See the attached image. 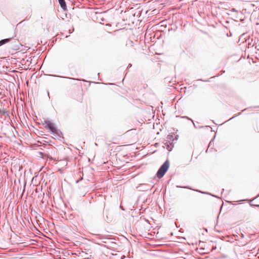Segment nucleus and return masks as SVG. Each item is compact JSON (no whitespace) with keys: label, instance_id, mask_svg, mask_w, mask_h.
Here are the masks:
<instances>
[{"label":"nucleus","instance_id":"nucleus-1","mask_svg":"<svg viewBox=\"0 0 259 259\" xmlns=\"http://www.w3.org/2000/svg\"><path fill=\"white\" fill-rule=\"evenodd\" d=\"M45 124L46 125L45 126V128L47 130H49L52 132L53 135L56 136L58 139L62 137V132L60 130L57 128L55 126V124L49 120H45Z\"/></svg>","mask_w":259,"mask_h":259},{"label":"nucleus","instance_id":"nucleus-2","mask_svg":"<svg viewBox=\"0 0 259 259\" xmlns=\"http://www.w3.org/2000/svg\"><path fill=\"white\" fill-rule=\"evenodd\" d=\"M169 166V161L167 160L163 163V164L158 169L156 173V176L159 179L162 178L167 171Z\"/></svg>","mask_w":259,"mask_h":259},{"label":"nucleus","instance_id":"nucleus-3","mask_svg":"<svg viewBox=\"0 0 259 259\" xmlns=\"http://www.w3.org/2000/svg\"><path fill=\"white\" fill-rule=\"evenodd\" d=\"M174 136L172 135H169L167 137V140L166 142L164 143V145L168 147H169V145H171L172 144V142L171 143H170L171 141H174Z\"/></svg>","mask_w":259,"mask_h":259},{"label":"nucleus","instance_id":"nucleus-4","mask_svg":"<svg viewBox=\"0 0 259 259\" xmlns=\"http://www.w3.org/2000/svg\"><path fill=\"white\" fill-rule=\"evenodd\" d=\"M61 8L64 11L67 10V6L65 0H58Z\"/></svg>","mask_w":259,"mask_h":259},{"label":"nucleus","instance_id":"nucleus-5","mask_svg":"<svg viewBox=\"0 0 259 259\" xmlns=\"http://www.w3.org/2000/svg\"><path fill=\"white\" fill-rule=\"evenodd\" d=\"M11 39V38L2 39L0 40V46L9 42Z\"/></svg>","mask_w":259,"mask_h":259},{"label":"nucleus","instance_id":"nucleus-6","mask_svg":"<svg viewBox=\"0 0 259 259\" xmlns=\"http://www.w3.org/2000/svg\"><path fill=\"white\" fill-rule=\"evenodd\" d=\"M104 213H105L106 216V221L108 222H111L112 219L111 218H109V216L108 215V210H106L105 211H104Z\"/></svg>","mask_w":259,"mask_h":259},{"label":"nucleus","instance_id":"nucleus-7","mask_svg":"<svg viewBox=\"0 0 259 259\" xmlns=\"http://www.w3.org/2000/svg\"><path fill=\"white\" fill-rule=\"evenodd\" d=\"M196 191L199 192V193H202V194H207V195H211L213 197H217L215 195H213V194H211V193H208V192H203V191H200V190H196Z\"/></svg>","mask_w":259,"mask_h":259},{"label":"nucleus","instance_id":"nucleus-8","mask_svg":"<svg viewBox=\"0 0 259 259\" xmlns=\"http://www.w3.org/2000/svg\"><path fill=\"white\" fill-rule=\"evenodd\" d=\"M47 157H48V158H49V159H51V160H54V161H57V159H56V158H53V157H51V156H50V155H48V156H47Z\"/></svg>","mask_w":259,"mask_h":259},{"label":"nucleus","instance_id":"nucleus-9","mask_svg":"<svg viewBox=\"0 0 259 259\" xmlns=\"http://www.w3.org/2000/svg\"><path fill=\"white\" fill-rule=\"evenodd\" d=\"M58 77H59V76H57ZM61 77H62L61 76H60ZM63 78H69V79H73V80H75L76 79L75 78H70V77H63Z\"/></svg>","mask_w":259,"mask_h":259},{"label":"nucleus","instance_id":"nucleus-10","mask_svg":"<svg viewBox=\"0 0 259 259\" xmlns=\"http://www.w3.org/2000/svg\"><path fill=\"white\" fill-rule=\"evenodd\" d=\"M177 187H180V186H177ZM181 188H189L188 187H181Z\"/></svg>","mask_w":259,"mask_h":259},{"label":"nucleus","instance_id":"nucleus-11","mask_svg":"<svg viewBox=\"0 0 259 259\" xmlns=\"http://www.w3.org/2000/svg\"><path fill=\"white\" fill-rule=\"evenodd\" d=\"M242 35H243V34H242V35H241L240 36V37H239V41H240L241 38V37H242Z\"/></svg>","mask_w":259,"mask_h":259},{"label":"nucleus","instance_id":"nucleus-12","mask_svg":"<svg viewBox=\"0 0 259 259\" xmlns=\"http://www.w3.org/2000/svg\"><path fill=\"white\" fill-rule=\"evenodd\" d=\"M132 66V64H129L128 65V67H131Z\"/></svg>","mask_w":259,"mask_h":259},{"label":"nucleus","instance_id":"nucleus-13","mask_svg":"<svg viewBox=\"0 0 259 259\" xmlns=\"http://www.w3.org/2000/svg\"><path fill=\"white\" fill-rule=\"evenodd\" d=\"M185 117V118H187L188 119H189V120H192V119H191L189 118V117Z\"/></svg>","mask_w":259,"mask_h":259},{"label":"nucleus","instance_id":"nucleus-14","mask_svg":"<svg viewBox=\"0 0 259 259\" xmlns=\"http://www.w3.org/2000/svg\"><path fill=\"white\" fill-rule=\"evenodd\" d=\"M193 124H194V126L195 127V128H197L196 125H195V124L194 123H193Z\"/></svg>","mask_w":259,"mask_h":259},{"label":"nucleus","instance_id":"nucleus-15","mask_svg":"<svg viewBox=\"0 0 259 259\" xmlns=\"http://www.w3.org/2000/svg\"><path fill=\"white\" fill-rule=\"evenodd\" d=\"M205 127L208 128V127H209V126H205Z\"/></svg>","mask_w":259,"mask_h":259},{"label":"nucleus","instance_id":"nucleus-16","mask_svg":"<svg viewBox=\"0 0 259 259\" xmlns=\"http://www.w3.org/2000/svg\"><path fill=\"white\" fill-rule=\"evenodd\" d=\"M234 117H235V116H233V117H232V118H231L229 120H230V119H232V118H234Z\"/></svg>","mask_w":259,"mask_h":259},{"label":"nucleus","instance_id":"nucleus-17","mask_svg":"<svg viewBox=\"0 0 259 259\" xmlns=\"http://www.w3.org/2000/svg\"><path fill=\"white\" fill-rule=\"evenodd\" d=\"M241 201H243V200H240L239 201V202H241Z\"/></svg>","mask_w":259,"mask_h":259},{"label":"nucleus","instance_id":"nucleus-18","mask_svg":"<svg viewBox=\"0 0 259 259\" xmlns=\"http://www.w3.org/2000/svg\"><path fill=\"white\" fill-rule=\"evenodd\" d=\"M48 96H49V92H48Z\"/></svg>","mask_w":259,"mask_h":259},{"label":"nucleus","instance_id":"nucleus-19","mask_svg":"<svg viewBox=\"0 0 259 259\" xmlns=\"http://www.w3.org/2000/svg\"><path fill=\"white\" fill-rule=\"evenodd\" d=\"M256 206L259 207V205H257Z\"/></svg>","mask_w":259,"mask_h":259}]
</instances>
